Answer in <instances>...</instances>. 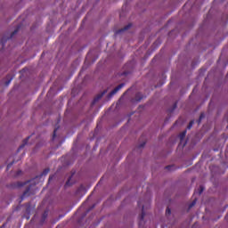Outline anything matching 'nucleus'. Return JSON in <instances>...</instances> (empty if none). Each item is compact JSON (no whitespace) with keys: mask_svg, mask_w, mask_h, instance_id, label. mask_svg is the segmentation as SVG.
<instances>
[{"mask_svg":"<svg viewBox=\"0 0 228 228\" xmlns=\"http://www.w3.org/2000/svg\"><path fill=\"white\" fill-rule=\"evenodd\" d=\"M191 127H193V121H191L189 123V126H187V129H191Z\"/></svg>","mask_w":228,"mask_h":228,"instance_id":"obj_7","label":"nucleus"},{"mask_svg":"<svg viewBox=\"0 0 228 228\" xmlns=\"http://www.w3.org/2000/svg\"><path fill=\"white\" fill-rule=\"evenodd\" d=\"M10 167H12V164H9V165L7 166V168H10Z\"/></svg>","mask_w":228,"mask_h":228,"instance_id":"obj_14","label":"nucleus"},{"mask_svg":"<svg viewBox=\"0 0 228 228\" xmlns=\"http://www.w3.org/2000/svg\"><path fill=\"white\" fill-rule=\"evenodd\" d=\"M184 145H186V142H185V143H183V147H184Z\"/></svg>","mask_w":228,"mask_h":228,"instance_id":"obj_16","label":"nucleus"},{"mask_svg":"<svg viewBox=\"0 0 228 228\" xmlns=\"http://www.w3.org/2000/svg\"><path fill=\"white\" fill-rule=\"evenodd\" d=\"M200 120H202V115L200 117Z\"/></svg>","mask_w":228,"mask_h":228,"instance_id":"obj_15","label":"nucleus"},{"mask_svg":"<svg viewBox=\"0 0 228 228\" xmlns=\"http://www.w3.org/2000/svg\"><path fill=\"white\" fill-rule=\"evenodd\" d=\"M202 191H204V187L200 186L198 194H199V195H201V194H202Z\"/></svg>","mask_w":228,"mask_h":228,"instance_id":"obj_8","label":"nucleus"},{"mask_svg":"<svg viewBox=\"0 0 228 228\" xmlns=\"http://www.w3.org/2000/svg\"><path fill=\"white\" fill-rule=\"evenodd\" d=\"M195 204H197V200H194L191 204L190 205L189 208H193V206H195Z\"/></svg>","mask_w":228,"mask_h":228,"instance_id":"obj_9","label":"nucleus"},{"mask_svg":"<svg viewBox=\"0 0 228 228\" xmlns=\"http://www.w3.org/2000/svg\"><path fill=\"white\" fill-rule=\"evenodd\" d=\"M56 129L53 131V138H56Z\"/></svg>","mask_w":228,"mask_h":228,"instance_id":"obj_12","label":"nucleus"},{"mask_svg":"<svg viewBox=\"0 0 228 228\" xmlns=\"http://www.w3.org/2000/svg\"><path fill=\"white\" fill-rule=\"evenodd\" d=\"M143 216H145V213H143V210H142V216H141V220H143Z\"/></svg>","mask_w":228,"mask_h":228,"instance_id":"obj_11","label":"nucleus"},{"mask_svg":"<svg viewBox=\"0 0 228 228\" xmlns=\"http://www.w3.org/2000/svg\"><path fill=\"white\" fill-rule=\"evenodd\" d=\"M104 94H106V91H104L103 93H102L101 94H98L97 97L94 99V102H97V101H99L100 99L102 98V95H104Z\"/></svg>","mask_w":228,"mask_h":228,"instance_id":"obj_4","label":"nucleus"},{"mask_svg":"<svg viewBox=\"0 0 228 228\" xmlns=\"http://www.w3.org/2000/svg\"><path fill=\"white\" fill-rule=\"evenodd\" d=\"M124 86H126L125 84H120L119 86H118L114 90H112L110 92V94H109V97H112L113 95H115V94L119 92V90H122V88H124Z\"/></svg>","mask_w":228,"mask_h":228,"instance_id":"obj_1","label":"nucleus"},{"mask_svg":"<svg viewBox=\"0 0 228 228\" xmlns=\"http://www.w3.org/2000/svg\"><path fill=\"white\" fill-rule=\"evenodd\" d=\"M10 83H12V79L7 82V86H9Z\"/></svg>","mask_w":228,"mask_h":228,"instance_id":"obj_13","label":"nucleus"},{"mask_svg":"<svg viewBox=\"0 0 228 228\" xmlns=\"http://www.w3.org/2000/svg\"><path fill=\"white\" fill-rule=\"evenodd\" d=\"M186 136V130H184L183 132H182L180 134H179V138H180V142L181 143H183V140H184V137Z\"/></svg>","mask_w":228,"mask_h":228,"instance_id":"obj_3","label":"nucleus"},{"mask_svg":"<svg viewBox=\"0 0 228 228\" xmlns=\"http://www.w3.org/2000/svg\"><path fill=\"white\" fill-rule=\"evenodd\" d=\"M170 213H172V211L170 210V208H167L166 214H167V215H170Z\"/></svg>","mask_w":228,"mask_h":228,"instance_id":"obj_10","label":"nucleus"},{"mask_svg":"<svg viewBox=\"0 0 228 228\" xmlns=\"http://www.w3.org/2000/svg\"><path fill=\"white\" fill-rule=\"evenodd\" d=\"M131 26H132L131 24H128L124 28L118 30L116 32V35H118V33H124V31H127V29H129V28H131Z\"/></svg>","mask_w":228,"mask_h":228,"instance_id":"obj_2","label":"nucleus"},{"mask_svg":"<svg viewBox=\"0 0 228 228\" xmlns=\"http://www.w3.org/2000/svg\"><path fill=\"white\" fill-rule=\"evenodd\" d=\"M28 140H29V137H28L24 142V144H22L20 149H24V146L26 145V143H28Z\"/></svg>","mask_w":228,"mask_h":228,"instance_id":"obj_5","label":"nucleus"},{"mask_svg":"<svg viewBox=\"0 0 228 228\" xmlns=\"http://www.w3.org/2000/svg\"><path fill=\"white\" fill-rule=\"evenodd\" d=\"M47 174H49V169H45L41 175H47Z\"/></svg>","mask_w":228,"mask_h":228,"instance_id":"obj_6","label":"nucleus"}]
</instances>
